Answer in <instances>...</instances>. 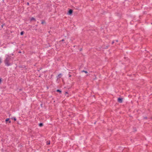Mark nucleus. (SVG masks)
Listing matches in <instances>:
<instances>
[{"mask_svg": "<svg viewBox=\"0 0 152 152\" xmlns=\"http://www.w3.org/2000/svg\"><path fill=\"white\" fill-rule=\"evenodd\" d=\"M11 59V56L8 55H6V58L4 61V63L7 66H9L12 64V63L10 62Z\"/></svg>", "mask_w": 152, "mask_h": 152, "instance_id": "nucleus-1", "label": "nucleus"}, {"mask_svg": "<svg viewBox=\"0 0 152 152\" xmlns=\"http://www.w3.org/2000/svg\"><path fill=\"white\" fill-rule=\"evenodd\" d=\"M118 101L120 103H121L122 102V98H118Z\"/></svg>", "mask_w": 152, "mask_h": 152, "instance_id": "nucleus-2", "label": "nucleus"}, {"mask_svg": "<svg viewBox=\"0 0 152 152\" xmlns=\"http://www.w3.org/2000/svg\"><path fill=\"white\" fill-rule=\"evenodd\" d=\"M72 10H70L69 11L68 14L69 15H71L72 13Z\"/></svg>", "mask_w": 152, "mask_h": 152, "instance_id": "nucleus-3", "label": "nucleus"}, {"mask_svg": "<svg viewBox=\"0 0 152 152\" xmlns=\"http://www.w3.org/2000/svg\"><path fill=\"white\" fill-rule=\"evenodd\" d=\"M61 76L62 74H59L57 77V79H59L61 77Z\"/></svg>", "mask_w": 152, "mask_h": 152, "instance_id": "nucleus-4", "label": "nucleus"}, {"mask_svg": "<svg viewBox=\"0 0 152 152\" xmlns=\"http://www.w3.org/2000/svg\"><path fill=\"white\" fill-rule=\"evenodd\" d=\"M39 126L40 127H41V126H43V124H42V123H40V124H39Z\"/></svg>", "mask_w": 152, "mask_h": 152, "instance_id": "nucleus-5", "label": "nucleus"}, {"mask_svg": "<svg viewBox=\"0 0 152 152\" xmlns=\"http://www.w3.org/2000/svg\"><path fill=\"white\" fill-rule=\"evenodd\" d=\"M57 91L58 92H59V93L60 94L61 93V91L60 90H58V89L57 90Z\"/></svg>", "mask_w": 152, "mask_h": 152, "instance_id": "nucleus-6", "label": "nucleus"}, {"mask_svg": "<svg viewBox=\"0 0 152 152\" xmlns=\"http://www.w3.org/2000/svg\"><path fill=\"white\" fill-rule=\"evenodd\" d=\"M50 143V141H47V145H49Z\"/></svg>", "mask_w": 152, "mask_h": 152, "instance_id": "nucleus-7", "label": "nucleus"}, {"mask_svg": "<svg viewBox=\"0 0 152 152\" xmlns=\"http://www.w3.org/2000/svg\"><path fill=\"white\" fill-rule=\"evenodd\" d=\"M82 72H85V73H88L86 71L83 70L82 71Z\"/></svg>", "mask_w": 152, "mask_h": 152, "instance_id": "nucleus-8", "label": "nucleus"}, {"mask_svg": "<svg viewBox=\"0 0 152 152\" xmlns=\"http://www.w3.org/2000/svg\"><path fill=\"white\" fill-rule=\"evenodd\" d=\"M12 119H14L15 121H16V119L15 117H13L12 118Z\"/></svg>", "mask_w": 152, "mask_h": 152, "instance_id": "nucleus-9", "label": "nucleus"}, {"mask_svg": "<svg viewBox=\"0 0 152 152\" xmlns=\"http://www.w3.org/2000/svg\"><path fill=\"white\" fill-rule=\"evenodd\" d=\"M24 34V32L23 31H22L21 33H20V35H23Z\"/></svg>", "mask_w": 152, "mask_h": 152, "instance_id": "nucleus-10", "label": "nucleus"}, {"mask_svg": "<svg viewBox=\"0 0 152 152\" xmlns=\"http://www.w3.org/2000/svg\"><path fill=\"white\" fill-rule=\"evenodd\" d=\"M35 20V18H32L31 19V20Z\"/></svg>", "mask_w": 152, "mask_h": 152, "instance_id": "nucleus-11", "label": "nucleus"}, {"mask_svg": "<svg viewBox=\"0 0 152 152\" xmlns=\"http://www.w3.org/2000/svg\"><path fill=\"white\" fill-rule=\"evenodd\" d=\"M9 118H7L6 120V121H9Z\"/></svg>", "mask_w": 152, "mask_h": 152, "instance_id": "nucleus-12", "label": "nucleus"}, {"mask_svg": "<svg viewBox=\"0 0 152 152\" xmlns=\"http://www.w3.org/2000/svg\"><path fill=\"white\" fill-rule=\"evenodd\" d=\"M2 62V60L1 58H0V64Z\"/></svg>", "mask_w": 152, "mask_h": 152, "instance_id": "nucleus-13", "label": "nucleus"}, {"mask_svg": "<svg viewBox=\"0 0 152 152\" xmlns=\"http://www.w3.org/2000/svg\"><path fill=\"white\" fill-rule=\"evenodd\" d=\"M44 23H45V22H44V21H42V24H43Z\"/></svg>", "mask_w": 152, "mask_h": 152, "instance_id": "nucleus-14", "label": "nucleus"}, {"mask_svg": "<svg viewBox=\"0 0 152 152\" xmlns=\"http://www.w3.org/2000/svg\"><path fill=\"white\" fill-rule=\"evenodd\" d=\"M115 41L116 42H118V40H115Z\"/></svg>", "mask_w": 152, "mask_h": 152, "instance_id": "nucleus-15", "label": "nucleus"}, {"mask_svg": "<svg viewBox=\"0 0 152 152\" xmlns=\"http://www.w3.org/2000/svg\"><path fill=\"white\" fill-rule=\"evenodd\" d=\"M1 79H0V83H1Z\"/></svg>", "mask_w": 152, "mask_h": 152, "instance_id": "nucleus-16", "label": "nucleus"}, {"mask_svg": "<svg viewBox=\"0 0 152 152\" xmlns=\"http://www.w3.org/2000/svg\"><path fill=\"white\" fill-rule=\"evenodd\" d=\"M68 94L67 92H65V94Z\"/></svg>", "mask_w": 152, "mask_h": 152, "instance_id": "nucleus-17", "label": "nucleus"}, {"mask_svg": "<svg viewBox=\"0 0 152 152\" xmlns=\"http://www.w3.org/2000/svg\"><path fill=\"white\" fill-rule=\"evenodd\" d=\"M114 42H115V41H113L112 42V44H113V43H114Z\"/></svg>", "mask_w": 152, "mask_h": 152, "instance_id": "nucleus-18", "label": "nucleus"}, {"mask_svg": "<svg viewBox=\"0 0 152 152\" xmlns=\"http://www.w3.org/2000/svg\"><path fill=\"white\" fill-rule=\"evenodd\" d=\"M64 41V39H62L61 41Z\"/></svg>", "mask_w": 152, "mask_h": 152, "instance_id": "nucleus-19", "label": "nucleus"}, {"mask_svg": "<svg viewBox=\"0 0 152 152\" xmlns=\"http://www.w3.org/2000/svg\"><path fill=\"white\" fill-rule=\"evenodd\" d=\"M69 77H71V75H69Z\"/></svg>", "mask_w": 152, "mask_h": 152, "instance_id": "nucleus-20", "label": "nucleus"}, {"mask_svg": "<svg viewBox=\"0 0 152 152\" xmlns=\"http://www.w3.org/2000/svg\"><path fill=\"white\" fill-rule=\"evenodd\" d=\"M144 118L145 119H146L147 118L146 117H144Z\"/></svg>", "mask_w": 152, "mask_h": 152, "instance_id": "nucleus-21", "label": "nucleus"}, {"mask_svg": "<svg viewBox=\"0 0 152 152\" xmlns=\"http://www.w3.org/2000/svg\"><path fill=\"white\" fill-rule=\"evenodd\" d=\"M27 4L28 5L29 4V3L28 2L27 3Z\"/></svg>", "mask_w": 152, "mask_h": 152, "instance_id": "nucleus-22", "label": "nucleus"}, {"mask_svg": "<svg viewBox=\"0 0 152 152\" xmlns=\"http://www.w3.org/2000/svg\"><path fill=\"white\" fill-rule=\"evenodd\" d=\"M9 122L10 123H11V121H9Z\"/></svg>", "mask_w": 152, "mask_h": 152, "instance_id": "nucleus-23", "label": "nucleus"}, {"mask_svg": "<svg viewBox=\"0 0 152 152\" xmlns=\"http://www.w3.org/2000/svg\"><path fill=\"white\" fill-rule=\"evenodd\" d=\"M12 56H13V54H12Z\"/></svg>", "mask_w": 152, "mask_h": 152, "instance_id": "nucleus-24", "label": "nucleus"}, {"mask_svg": "<svg viewBox=\"0 0 152 152\" xmlns=\"http://www.w3.org/2000/svg\"><path fill=\"white\" fill-rule=\"evenodd\" d=\"M151 24H152V23H151Z\"/></svg>", "mask_w": 152, "mask_h": 152, "instance_id": "nucleus-25", "label": "nucleus"}]
</instances>
